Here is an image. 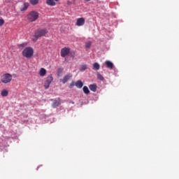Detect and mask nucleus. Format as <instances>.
Instances as JSON below:
<instances>
[{
  "label": "nucleus",
  "mask_w": 179,
  "mask_h": 179,
  "mask_svg": "<svg viewBox=\"0 0 179 179\" xmlns=\"http://www.w3.org/2000/svg\"><path fill=\"white\" fill-rule=\"evenodd\" d=\"M12 0H6V2H10Z\"/></svg>",
  "instance_id": "nucleus-28"
},
{
  "label": "nucleus",
  "mask_w": 179,
  "mask_h": 179,
  "mask_svg": "<svg viewBox=\"0 0 179 179\" xmlns=\"http://www.w3.org/2000/svg\"><path fill=\"white\" fill-rule=\"evenodd\" d=\"M1 94L2 97H7V96L9 94V92L8 90H3L1 92Z\"/></svg>",
  "instance_id": "nucleus-16"
},
{
  "label": "nucleus",
  "mask_w": 179,
  "mask_h": 179,
  "mask_svg": "<svg viewBox=\"0 0 179 179\" xmlns=\"http://www.w3.org/2000/svg\"><path fill=\"white\" fill-rule=\"evenodd\" d=\"M72 2L71 1H67V5H71Z\"/></svg>",
  "instance_id": "nucleus-27"
},
{
  "label": "nucleus",
  "mask_w": 179,
  "mask_h": 179,
  "mask_svg": "<svg viewBox=\"0 0 179 179\" xmlns=\"http://www.w3.org/2000/svg\"><path fill=\"white\" fill-rule=\"evenodd\" d=\"M55 2H58L59 0H54Z\"/></svg>",
  "instance_id": "nucleus-29"
},
{
  "label": "nucleus",
  "mask_w": 179,
  "mask_h": 179,
  "mask_svg": "<svg viewBox=\"0 0 179 179\" xmlns=\"http://www.w3.org/2000/svg\"><path fill=\"white\" fill-rule=\"evenodd\" d=\"M73 86H75V82H71L70 83V87H73Z\"/></svg>",
  "instance_id": "nucleus-26"
},
{
  "label": "nucleus",
  "mask_w": 179,
  "mask_h": 179,
  "mask_svg": "<svg viewBox=\"0 0 179 179\" xmlns=\"http://www.w3.org/2000/svg\"><path fill=\"white\" fill-rule=\"evenodd\" d=\"M40 13L36 10H32L27 15V19L29 22H36L38 19Z\"/></svg>",
  "instance_id": "nucleus-2"
},
{
  "label": "nucleus",
  "mask_w": 179,
  "mask_h": 179,
  "mask_svg": "<svg viewBox=\"0 0 179 179\" xmlns=\"http://www.w3.org/2000/svg\"><path fill=\"white\" fill-rule=\"evenodd\" d=\"M52 101H54L52 107L53 108H57V107H58L59 106L61 105V99H58V100L57 99H51Z\"/></svg>",
  "instance_id": "nucleus-8"
},
{
  "label": "nucleus",
  "mask_w": 179,
  "mask_h": 179,
  "mask_svg": "<svg viewBox=\"0 0 179 179\" xmlns=\"http://www.w3.org/2000/svg\"><path fill=\"white\" fill-rule=\"evenodd\" d=\"M29 3H24L20 8V10L21 12H25L29 8Z\"/></svg>",
  "instance_id": "nucleus-10"
},
{
  "label": "nucleus",
  "mask_w": 179,
  "mask_h": 179,
  "mask_svg": "<svg viewBox=\"0 0 179 179\" xmlns=\"http://www.w3.org/2000/svg\"><path fill=\"white\" fill-rule=\"evenodd\" d=\"M62 73V69L59 68L57 69V75L59 76Z\"/></svg>",
  "instance_id": "nucleus-23"
},
{
  "label": "nucleus",
  "mask_w": 179,
  "mask_h": 179,
  "mask_svg": "<svg viewBox=\"0 0 179 179\" xmlns=\"http://www.w3.org/2000/svg\"><path fill=\"white\" fill-rule=\"evenodd\" d=\"M90 45H92V43L90 42H88L86 43V48H90Z\"/></svg>",
  "instance_id": "nucleus-25"
},
{
  "label": "nucleus",
  "mask_w": 179,
  "mask_h": 179,
  "mask_svg": "<svg viewBox=\"0 0 179 179\" xmlns=\"http://www.w3.org/2000/svg\"><path fill=\"white\" fill-rule=\"evenodd\" d=\"M71 78H72V74L69 73L66 76H64L63 77V78L60 79V82H62V83H66V82H68V80H69V79H71Z\"/></svg>",
  "instance_id": "nucleus-7"
},
{
  "label": "nucleus",
  "mask_w": 179,
  "mask_h": 179,
  "mask_svg": "<svg viewBox=\"0 0 179 179\" xmlns=\"http://www.w3.org/2000/svg\"><path fill=\"white\" fill-rule=\"evenodd\" d=\"M75 86H76L78 89H82V87H83V83L80 80H78L75 83Z\"/></svg>",
  "instance_id": "nucleus-14"
},
{
  "label": "nucleus",
  "mask_w": 179,
  "mask_h": 179,
  "mask_svg": "<svg viewBox=\"0 0 179 179\" xmlns=\"http://www.w3.org/2000/svg\"><path fill=\"white\" fill-rule=\"evenodd\" d=\"M89 88L92 92H96L97 90V85L96 84H91L89 85Z\"/></svg>",
  "instance_id": "nucleus-13"
},
{
  "label": "nucleus",
  "mask_w": 179,
  "mask_h": 179,
  "mask_svg": "<svg viewBox=\"0 0 179 179\" xmlns=\"http://www.w3.org/2000/svg\"><path fill=\"white\" fill-rule=\"evenodd\" d=\"M85 18L80 17L77 19L76 26H78V27L83 26L85 24Z\"/></svg>",
  "instance_id": "nucleus-9"
},
{
  "label": "nucleus",
  "mask_w": 179,
  "mask_h": 179,
  "mask_svg": "<svg viewBox=\"0 0 179 179\" xmlns=\"http://www.w3.org/2000/svg\"><path fill=\"white\" fill-rule=\"evenodd\" d=\"M93 69L94 71H99V69H100V64H99V63H94Z\"/></svg>",
  "instance_id": "nucleus-17"
},
{
  "label": "nucleus",
  "mask_w": 179,
  "mask_h": 179,
  "mask_svg": "<svg viewBox=\"0 0 179 179\" xmlns=\"http://www.w3.org/2000/svg\"><path fill=\"white\" fill-rule=\"evenodd\" d=\"M22 54L25 58H31L34 54V50H33V48L27 47L22 50Z\"/></svg>",
  "instance_id": "nucleus-4"
},
{
  "label": "nucleus",
  "mask_w": 179,
  "mask_h": 179,
  "mask_svg": "<svg viewBox=\"0 0 179 179\" xmlns=\"http://www.w3.org/2000/svg\"><path fill=\"white\" fill-rule=\"evenodd\" d=\"M26 45H27V43H22V44L19 45V47L23 48V47H26Z\"/></svg>",
  "instance_id": "nucleus-24"
},
{
  "label": "nucleus",
  "mask_w": 179,
  "mask_h": 179,
  "mask_svg": "<svg viewBox=\"0 0 179 179\" xmlns=\"http://www.w3.org/2000/svg\"><path fill=\"white\" fill-rule=\"evenodd\" d=\"M45 3L48 6H55L57 5V3L54 0H46Z\"/></svg>",
  "instance_id": "nucleus-12"
},
{
  "label": "nucleus",
  "mask_w": 179,
  "mask_h": 179,
  "mask_svg": "<svg viewBox=\"0 0 179 179\" xmlns=\"http://www.w3.org/2000/svg\"><path fill=\"white\" fill-rule=\"evenodd\" d=\"M13 78V76H12V74L9 73H4L1 76V82L4 83V85H8V83H10V82H12Z\"/></svg>",
  "instance_id": "nucleus-3"
},
{
  "label": "nucleus",
  "mask_w": 179,
  "mask_h": 179,
  "mask_svg": "<svg viewBox=\"0 0 179 179\" xmlns=\"http://www.w3.org/2000/svg\"><path fill=\"white\" fill-rule=\"evenodd\" d=\"M83 90L85 94H89V93H90V90H89V88L87 87V86H84L83 88Z\"/></svg>",
  "instance_id": "nucleus-19"
},
{
  "label": "nucleus",
  "mask_w": 179,
  "mask_h": 179,
  "mask_svg": "<svg viewBox=\"0 0 179 179\" xmlns=\"http://www.w3.org/2000/svg\"><path fill=\"white\" fill-rule=\"evenodd\" d=\"M47 73V70H45V69L44 68H41L39 71V75L40 76H45Z\"/></svg>",
  "instance_id": "nucleus-15"
},
{
  "label": "nucleus",
  "mask_w": 179,
  "mask_h": 179,
  "mask_svg": "<svg viewBox=\"0 0 179 179\" xmlns=\"http://www.w3.org/2000/svg\"><path fill=\"white\" fill-rule=\"evenodd\" d=\"M0 15H1V13H0Z\"/></svg>",
  "instance_id": "nucleus-30"
},
{
  "label": "nucleus",
  "mask_w": 179,
  "mask_h": 179,
  "mask_svg": "<svg viewBox=\"0 0 179 179\" xmlns=\"http://www.w3.org/2000/svg\"><path fill=\"white\" fill-rule=\"evenodd\" d=\"M71 52V49L69 48H64L61 50V57L65 58Z\"/></svg>",
  "instance_id": "nucleus-6"
},
{
  "label": "nucleus",
  "mask_w": 179,
  "mask_h": 179,
  "mask_svg": "<svg viewBox=\"0 0 179 179\" xmlns=\"http://www.w3.org/2000/svg\"><path fill=\"white\" fill-rule=\"evenodd\" d=\"M87 69V65L83 64V65H81V66L80 68V72H85V71H86Z\"/></svg>",
  "instance_id": "nucleus-18"
},
{
  "label": "nucleus",
  "mask_w": 179,
  "mask_h": 179,
  "mask_svg": "<svg viewBox=\"0 0 179 179\" xmlns=\"http://www.w3.org/2000/svg\"><path fill=\"white\" fill-rule=\"evenodd\" d=\"M105 64L106 65V68L108 69H113V68H114V64H113L110 60H106Z\"/></svg>",
  "instance_id": "nucleus-11"
},
{
  "label": "nucleus",
  "mask_w": 179,
  "mask_h": 179,
  "mask_svg": "<svg viewBox=\"0 0 179 179\" xmlns=\"http://www.w3.org/2000/svg\"><path fill=\"white\" fill-rule=\"evenodd\" d=\"M5 24V20L3 19H0V27Z\"/></svg>",
  "instance_id": "nucleus-22"
},
{
  "label": "nucleus",
  "mask_w": 179,
  "mask_h": 179,
  "mask_svg": "<svg viewBox=\"0 0 179 179\" xmlns=\"http://www.w3.org/2000/svg\"><path fill=\"white\" fill-rule=\"evenodd\" d=\"M97 78L99 80H104V77H103V76L101 74H98L97 75Z\"/></svg>",
  "instance_id": "nucleus-21"
},
{
  "label": "nucleus",
  "mask_w": 179,
  "mask_h": 179,
  "mask_svg": "<svg viewBox=\"0 0 179 179\" xmlns=\"http://www.w3.org/2000/svg\"><path fill=\"white\" fill-rule=\"evenodd\" d=\"M52 80H54L52 76H49L45 78V80L44 83L45 89H48L50 87V85H51V83L52 82Z\"/></svg>",
  "instance_id": "nucleus-5"
},
{
  "label": "nucleus",
  "mask_w": 179,
  "mask_h": 179,
  "mask_svg": "<svg viewBox=\"0 0 179 179\" xmlns=\"http://www.w3.org/2000/svg\"><path fill=\"white\" fill-rule=\"evenodd\" d=\"M47 33H48V31L46 29H39L36 30L31 38L32 41H36L40 37H44Z\"/></svg>",
  "instance_id": "nucleus-1"
},
{
  "label": "nucleus",
  "mask_w": 179,
  "mask_h": 179,
  "mask_svg": "<svg viewBox=\"0 0 179 179\" xmlns=\"http://www.w3.org/2000/svg\"><path fill=\"white\" fill-rule=\"evenodd\" d=\"M29 2L33 6H36L37 3H38V0H29Z\"/></svg>",
  "instance_id": "nucleus-20"
}]
</instances>
